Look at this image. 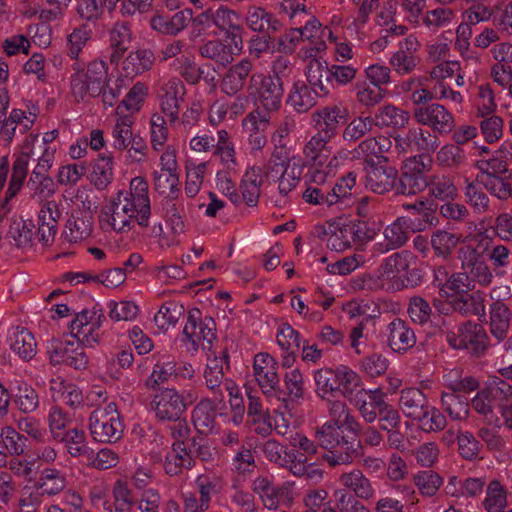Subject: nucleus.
<instances>
[{
	"label": "nucleus",
	"instance_id": "864d4df0",
	"mask_svg": "<svg viewBox=\"0 0 512 512\" xmlns=\"http://www.w3.org/2000/svg\"><path fill=\"white\" fill-rule=\"evenodd\" d=\"M93 220L90 215H72L66 224L65 238L71 243H77L87 239L92 233Z\"/></svg>",
	"mask_w": 512,
	"mask_h": 512
},
{
	"label": "nucleus",
	"instance_id": "58836bf2",
	"mask_svg": "<svg viewBox=\"0 0 512 512\" xmlns=\"http://www.w3.org/2000/svg\"><path fill=\"white\" fill-rule=\"evenodd\" d=\"M155 61L150 49L141 48L131 51L122 63V69L127 77H134L151 69Z\"/></svg>",
	"mask_w": 512,
	"mask_h": 512
},
{
	"label": "nucleus",
	"instance_id": "b1692460",
	"mask_svg": "<svg viewBox=\"0 0 512 512\" xmlns=\"http://www.w3.org/2000/svg\"><path fill=\"white\" fill-rule=\"evenodd\" d=\"M122 192L126 193L128 200L138 207V225L147 227L149 225L151 207L146 180L142 177H135L130 182V191Z\"/></svg>",
	"mask_w": 512,
	"mask_h": 512
},
{
	"label": "nucleus",
	"instance_id": "6e6d98bb",
	"mask_svg": "<svg viewBox=\"0 0 512 512\" xmlns=\"http://www.w3.org/2000/svg\"><path fill=\"white\" fill-rule=\"evenodd\" d=\"M338 382L339 390L345 398L350 402L355 398V395L364 391L362 387L361 377L352 369L341 366L338 368Z\"/></svg>",
	"mask_w": 512,
	"mask_h": 512
},
{
	"label": "nucleus",
	"instance_id": "4468645a",
	"mask_svg": "<svg viewBox=\"0 0 512 512\" xmlns=\"http://www.w3.org/2000/svg\"><path fill=\"white\" fill-rule=\"evenodd\" d=\"M151 409L157 420L177 422L185 413V404H182L177 389L163 387L153 396Z\"/></svg>",
	"mask_w": 512,
	"mask_h": 512
},
{
	"label": "nucleus",
	"instance_id": "79ce46f5",
	"mask_svg": "<svg viewBox=\"0 0 512 512\" xmlns=\"http://www.w3.org/2000/svg\"><path fill=\"white\" fill-rule=\"evenodd\" d=\"M374 125L380 128H403L408 123L410 116L407 111H404L394 105H385L380 107L372 117Z\"/></svg>",
	"mask_w": 512,
	"mask_h": 512
},
{
	"label": "nucleus",
	"instance_id": "c85d7f7f",
	"mask_svg": "<svg viewBox=\"0 0 512 512\" xmlns=\"http://www.w3.org/2000/svg\"><path fill=\"white\" fill-rule=\"evenodd\" d=\"M213 398H202L192 411V421L195 429L201 434H212L216 431V413Z\"/></svg>",
	"mask_w": 512,
	"mask_h": 512
},
{
	"label": "nucleus",
	"instance_id": "cd10ccee",
	"mask_svg": "<svg viewBox=\"0 0 512 512\" xmlns=\"http://www.w3.org/2000/svg\"><path fill=\"white\" fill-rule=\"evenodd\" d=\"M388 330V346L397 353H404L416 344V336L414 331L408 324L396 318L387 326Z\"/></svg>",
	"mask_w": 512,
	"mask_h": 512
},
{
	"label": "nucleus",
	"instance_id": "69168bd1",
	"mask_svg": "<svg viewBox=\"0 0 512 512\" xmlns=\"http://www.w3.org/2000/svg\"><path fill=\"white\" fill-rule=\"evenodd\" d=\"M355 97L361 105L372 108L381 103L385 96V90L367 82H357L354 86Z\"/></svg>",
	"mask_w": 512,
	"mask_h": 512
},
{
	"label": "nucleus",
	"instance_id": "09e8293b",
	"mask_svg": "<svg viewBox=\"0 0 512 512\" xmlns=\"http://www.w3.org/2000/svg\"><path fill=\"white\" fill-rule=\"evenodd\" d=\"M10 395L13 404L22 413H33L39 406L38 393L28 383H19Z\"/></svg>",
	"mask_w": 512,
	"mask_h": 512
},
{
	"label": "nucleus",
	"instance_id": "13d9d810",
	"mask_svg": "<svg viewBox=\"0 0 512 512\" xmlns=\"http://www.w3.org/2000/svg\"><path fill=\"white\" fill-rule=\"evenodd\" d=\"M466 160L464 150L455 144L442 146L436 154V163L451 170L459 169L466 163Z\"/></svg>",
	"mask_w": 512,
	"mask_h": 512
},
{
	"label": "nucleus",
	"instance_id": "473e14b6",
	"mask_svg": "<svg viewBox=\"0 0 512 512\" xmlns=\"http://www.w3.org/2000/svg\"><path fill=\"white\" fill-rule=\"evenodd\" d=\"M179 195H166L161 201L163 217L174 234H180L184 231L185 208L183 200Z\"/></svg>",
	"mask_w": 512,
	"mask_h": 512
},
{
	"label": "nucleus",
	"instance_id": "f03ea898",
	"mask_svg": "<svg viewBox=\"0 0 512 512\" xmlns=\"http://www.w3.org/2000/svg\"><path fill=\"white\" fill-rule=\"evenodd\" d=\"M71 94L77 102L99 97L107 87L108 66L103 60H92L86 66L76 61L71 65Z\"/></svg>",
	"mask_w": 512,
	"mask_h": 512
},
{
	"label": "nucleus",
	"instance_id": "1a4fd4ad",
	"mask_svg": "<svg viewBox=\"0 0 512 512\" xmlns=\"http://www.w3.org/2000/svg\"><path fill=\"white\" fill-rule=\"evenodd\" d=\"M183 334L195 349L200 346L211 351L216 340V323L212 317L203 316L199 309L194 308L188 312Z\"/></svg>",
	"mask_w": 512,
	"mask_h": 512
},
{
	"label": "nucleus",
	"instance_id": "9b49d317",
	"mask_svg": "<svg viewBox=\"0 0 512 512\" xmlns=\"http://www.w3.org/2000/svg\"><path fill=\"white\" fill-rule=\"evenodd\" d=\"M127 197L126 193L118 192L104 210V221L117 233H127L135 221L138 223V207Z\"/></svg>",
	"mask_w": 512,
	"mask_h": 512
},
{
	"label": "nucleus",
	"instance_id": "0eeeda50",
	"mask_svg": "<svg viewBox=\"0 0 512 512\" xmlns=\"http://www.w3.org/2000/svg\"><path fill=\"white\" fill-rule=\"evenodd\" d=\"M432 168V160L423 156H413L407 159L401 169V174L396 184V192L402 195H416L429 185V172Z\"/></svg>",
	"mask_w": 512,
	"mask_h": 512
},
{
	"label": "nucleus",
	"instance_id": "393cba45",
	"mask_svg": "<svg viewBox=\"0 0 512 512\" xmlns=\"http://www.w3.org/2000/svg\"><path fill=\"white\" fill-rule=\"evenodd\" d=\"M307 83L321 96L330 94L331 77L329 64L320 58H311L305 69Z\"/></svg>",
	"mask_w": 512,
	"mask_h": 512
},
{
	"label": "nucleus",
	"instance_id": "e433bc0d",
	"mask_svg": "<svg viewBox=\"0 0 512 512\" xmlns=\"http://www.w3.org/2000/svg\"><path fill=\"white\" fill-rule=\"evenodd\" d=\"M121 107H117L116 121L112 128V146L115 150L124 151L129 144V141L135 136L136 133L132 131L134 124V117L132 114H121Z\"/></svg>",
	"mask_w": 512,
	"mask_h": 512
},
{
	"label": "nucleus",
	"instance_id": "bf43d9fd",
	"mask_svg": "<svg viewBox=\"0 0 512 512\" xmlns=\"http://www.w3.org/2000/svg\"><path fill=\"white\" fill-rule=\"evenodd\" d=\"M356 178L355 172H348L338 179L333 187H329V195H333L335 198L333 199V205H349L356 185Z\"/></svg>",
	"mask_w": 512,
	"mask_h": 512
},
{
	"label": "nucleus",
	"instance_id": "412c9836",
	"mask_svg": "<svg viewBox=\"0 0 512 512\" xmlns=\"http://www.w3.org/2000/svg\"><path fill=\"white\" fill-rule=\"evenodd\" d=\"M253 68V63L244 58L232 65L224 74L221 83V91L228 96L241 94L246 85L247 79Z\"/></svg>",
	"mask_w": 512,
	"mask_h": 512
},
{
	"label": "nucleus",
	"instance_id": "f3484780",
	"mask_svg": "<svg viewBox=\"0 0 512 512\" xmlns=\"http://www.w3.org/2000/svg\"><path fill=\"white\" fill-rule=\"evenodd\" d=\"M224 365L228 367V354L223 352L221 356L208 357L203 371L205 387L211 393L213 400L223 401V386L228 377H225Z\"/></svg>",
	"mask_w": 512,
	"mask_h": 512
},
{
	"label": "nucleus",
	"instance_id": "72a5a7b5",
	"mask_svg": "<svg viewBox=\"0 0 512 512\" xmlns=\"http://www.w3.org/2000/svg\"><path fill=\"white\" fill-rule=\"evenodd\" d=\"M339 483L345 488L346 491H351L355 498L363 500L371 499L375 490L371 481L364 475L360 469H354L340 475Z\"/></svg>",
	"mask_w": 512,
	"mask_h": 512
},
{
	"label": "nucleus",
	"instance_id": "39448f33",
	"mask_svg": "<svg viewBox=\"0 0 512 512\" xmlns=\"http://www.w3.org/2000/svg\"><path fill=\"white\" fill-rule=\"evenodd\" d=\"M91 437L100 443H115L123 436L124 425L113 402L95 409L89 417Z\"/></svg>",
	"mask_w": 512,
	"mask_h": 512
},
{
	"label": "nucleus",
	"instance_id": "052dcab7",
	"mask_svg": "<svg viewBox=\"0 0 512 512\" xmlns=\"http://www.w3.org/2000/svg\"><path fill=\"white\" fill-rule=\"evenodd\" d=\"M26 441L27 438L11 426H6L1 429L0 449L5 451V457L7 454L13 456L22 455L25 451Z\"/></svg>",
	"mask_w": 512,
	"mask_h": 512
},
{
	"label": "nucleus",
	"instance_id": "ea45409f",
	"mask_svg": "<svg viewBox=\"0 0 512 512\" xmlns=\"http://www.w3.org/2000/svg\"><path fill=\"white\" fill-rule=\"evenodd\" d=\"M56 441L62 442L65 445L67 453L74 458H83L91 454L85 432L79 428H72L64 431Z\"/></svg>",
	"mask_w": 512,
	"mask_h": 512
},
{
	"label": "nucleus",
	"instance_id": "de8ad7c7",
	"mask_svg": "<svg viewBox=\"0 0 512 512\" xmlns=\"http://www.w3.org/2000/svg\"><path fill=\"white\" fill-rule=\"evenodd\" d=\"M113 176V157L110 154L99 155L92 165L91 183L98 190H103L112 182Z\"/></svg>",
	"mask_w": 512,
	"mask_h": 512
},
{
	"label": "nucleus",
	"instance_id": "f257e3e1",
	"mask_svg": "<svg viewBox=\"0 0 512 512\" xmlns=\"http://www.w3.org/2000/svg\"><path fill=\"white\" fill-rule=\"evenodd\" d=\"M103 314L84 309L70 323V333L73 340H52L48 353L52 364H65L74 369H85L88 357L84 347H94L100 342V327Z\"/></svg>",
	"mask_w": 512,
	"mask_h": 512
},
{
	"label": "nucleus",
	"instance_id": "4be33fe9",
	"mask_svg": "<svg viewBox=\"0 0 512 512\" xmlns=\"http://www.w3.org/2000/svg\"><path fill=\"white\" fill-rule=\"evenodd\" d=\"M316 129L332 139L337 135L341 123L348 117V110L341 105H330L314 115Z\"/></svg>",
	"mask_w": 512,
	"mask_h": 512
},
{
	"label": "nucleus",
	"instance_id": "c03bdc74",
	"mask_svg": "<svg viewBox=\"0 0 512 512\" xmlns=\"http://www.w3.org/2000/svg\"><path fill=\"white\" fill-rule=\"evenodd\" d=\"M42 494L57 495L66 487V475L56 468H44L35 483Z\"/></svg>",
	"mask_w": 512,
	"mask_h": 512
},
{
	"label": "nucleus",
	"instance_id": "8fccbe9b",
	"mask_svg": "<svg viewBox=\"0 0 512 512\" xmlns=\"http://www.w3.org/2000/svg\"><path fill=\"white\" fill-rule=\"evenodd\" d=\"M441 404L444 411L452 420L463 421L469 415V401L465 395L456 392H443L441 396Z\"/></svg>",
	"mask_w": 512,
	"mask_h": 512
},
{
	"label": "nucleus",
	"instance_id": "dca6fc26",
	"mask_svg": "<svg viewBox=\"0 0 512 512\" xmlns=\"http://www.w3.org/2000/svg\"><path fill=\"white\" fill-rule=\"evenodd\" d=\"M383 241L376 242L372 247V255L380 256L389 251L403 247L409 240L408 220L398 217L383 230Z\"/></svg>",
	"mask_w": 512,
	"mask_h": 512
},
{
	"label": "nucleus",
	"instance_id": "423d86ee",
	"mask_svg": "<svg viewBox=\"0 0 512 512\" xmlns=\"http://www.w3.org/2000/svg\"><path fill=\"white\" fill-rule=\"evenodd\" d=\"M446 341L452 348L465 349L476 357L485 355L490 347L496 346L483 326L471 321L459 325L457 332L447 331Z\"/></svg>",
	"mask_w": 512,
	"mask_h": 512
},
{
	"label": "nucleus",
	"instance_id": "c9c22d12",
	"mask_svg": "<svg viewBox=\"0 0 512 512\" xmlns=\"http://www.w3.org/2000/svg\"><path fill=\"white\" fill-rule=\"evenodd\" d=\"M510 327V311L500 302H494L490 307V333L496 346L507 338Z\"/></svg>",
	"mask_w": 512,
	"mask_h": 512
},
{
	"label": "nucleus",
	"instance_id": "603ef678",
	"mask_svg": "<svg viewBox=\"0 0 512 512\" xmlns=\"http://www.w3.org/2000/svg\"><path fill=\"white\" fill-rule=\"evenodd\" d=\"M482 505L486 512H505L508 505L507 490L498 480L488 484Z\"/></svg>",
	"mask_w": 512,
	"mask_h": 512
},
{
	"label": "nucleus",
	"instance_id": "5701e85b",
	"mask_svg": "<svg viewBox=\"0 0 512 512\" xmlns=\"http://www.w3.org/2000/svg\"><path fill=\"white\" fill-rule=\"evenodd\" d=\"M365 170L366 187L370 188L373 192L384 194L392 188H396L398 172L394 167L369 164L365 167Z\"/></svg>",
	"mask_w": 512,
	"mask_h": 512
},
{
	"label": "nucleus",
	"instance_id": "2f4dec72",
	"mask_svg": "<svg viewBox=\"0 0 512 512\" xmlns=\"http://www.w3.org/2000/svg\"><path fill=\"white\" fill-rule=\"evenodd\" d=\"M192 19V11L184 9L173 15H155L151 19V27L166 35H176L181 32Z\"/></svg>",
	"mask_w": 512,
	"mask_h": 512
},
{
	"label": "nucleus",
	"instance_id": "a19ab883",
	"mask_svg": "<svg viewBox=\"0 0 512 512\" xmlns=\"http://www.w3.org/2000/svg\"><path fill=\"white\" fill-rule=\"evenodd\" d=\"M250 29L260 33L276 32L280 29V21L270 12L261 7H250L246 17Z\"/></svg>",
	"mask_w": 512,
	"mask_h": 512
},
{
	"label": "nucleus",
	"instance_id": "0e129e2a",
	"mask_svg": "<svg viewBox=\"0 0 512 512\" xmlns=\"http://www.w3.org/2000/svg\"><path fill=\"white\" fill-rule=\"evenodd\" d=\"M338 368L333 370L331 368H321L314 373V380L316 383V392L321 398H325L329 394L338 392Z\"/></svg>",
	"mask_w": 512,
	"mask_h": 512
},
{
	"label": "nucleus",
	"instance_id": "c756f323",
	"mask_svg": "<svg viewBox=\"0 0 512 512\" xmlns=\"http://www.w3.org/2000/svg\"><path fill=\"white\" fill-rule=\"evenodd\" d=\"M212 24L222 31L232 30L230 33L231 42L237 51L242 49V37L240 34V16L233 10L221 6L212 10Z\"/></svg>",
	"mask_w": 512,
	"mask_h": 512
},
{
	"label": "nucleus",
	"instance_id": "2eb2a0df",
	"mask_svg": "<svg viewBox=\"0 0 512 512\" xmlns=\"http://www.w3.org/2000/svg\"><path fill=\"white\" fill-rule=\"evenodd\" d=\"M278 367V362L268 353H258L254 357V377L266 396H276L278 392L283 394L279 389Z\"/></svg>",
	"mask_w": 512,
	"mask_h": 512
},
{
	"label": "nucleus",
	"instance_id": "aec40b11",
	"mask_svg": "<svg viewBox=\"0 0 512 512\" xmlns=\"http://www.w3.org/2000/svg\"><path fill=\"white\" fill-rule=\"evenodd\" d=\"M351 403L356 407L362 419L368 424L375 422L388 404L385 401L384 393L380 389H365L358 393V395H355Z\"/></svg>",
	"mask_w": 512,
	"mask_h": 512
},
{
	"label": "nucleus",
	"instance_id": "ddd939ff",
	"mask_svg": "<svg viewBox=\"0 0 512 512\" xmlns=\"http://www.w3.org/2000/svg\"><path fill=\"white\" fill-rule=\"evenodd\" d=\"M251 489L262 505L269 510H277L281 501H291L293 492L289 483L275 484L273 476L258 475L251 483Z\"/></svg>",
	"mask_w": 512,
	"mask_h": 512
},
{
	"label": "nucleus",
	"instance_id": "20e7f679",
	"mask_svg": "<svg viewBox=\"0 0 512 512\" xmlns=\"http://www.w3.org/2000/svg\"><path fill=\"white\" fill-rule=\"evenodd\" d=\"M489 244L491 240L478 236L462 243L457 250L461 269L481 286H488L493 280L492 270L487 263Z\"/></svg>",
	"mask_w": 512,
	"mask_h": 512
},
{
	"label": "nucleus",
	"instance_id": "6e6552de",
	"mask_svg": "<svg viewBox=\"0 0 512 512\" xmlns=\"http://www.w3.org/2000/svg\"><path fill=\"white\" fill-rule=\"evenodd\" d=\"M284 82L270 78L262 73L253 74L249 78V94L254 97L258 107L267 112L277 111L282 102Z\"/></svg>",
	"mask_w": 512,
	"mask_h": 512
},
{
	"label": "nucleus",
	"instance_id": "6ab92c4d",
	"mask_svg": "<svg viewBox=\"0 0 512 512\" xmlns=\"http://www.w3.org/2000/svg\"><path fill=\"white\" fill-rule=\"evenodd\" d=\"M184 94L185 86L177 77L167 80L160 87L159 97L161 109L171 122L178 119L181 104L184 101Z\"/></svg>",
	"mask_w": 512,
	"mask_h": 512
},
{
	"label": "nucleus",
	"instance_id": "bb28decb",
	"mask_svg": "<svg viewBox=\"0 0 512 512\" xmlns=\"http://www.w3.org/2000/svg\"><path fill=\"white\" fill-rule=\"evenodd\" d=\"M429 402L425 394L417 388H406L401 391L399 407L403 414L413 420L425 418Z\"/></svg>",
	"mask_w": 512,
	"mask_h": 512
},
{
	"label": "nucleus",
	"instance_id": "4c0bfd02",
	"mask_svg": "<svg viewBox=\"0 0 512 512\" xmlns=\"http://www.w3.org/2000/svg\"><path fill=\"white\" fill-rule=\"evenodd\" d=\"M465 240L461 239V235L452 233L447 230L437 229L431 234L430 244L437 257L444 260L449 259L455 248Z\"/></svg>",
	"mask_w": 512,
	"mask_h": 512
},
{
	"label": "nucleus",
	"instance_id": "3c124183",
	"mask_svg": "<svg viewBox=\"0 0 512 512\" xmlns=\"http://www.w3.org/2000/svg\"><path fill=\"white\" fill-rule=\"evenodd\" d=\"M260 174V168L252 167L246 171L242 179V195L240 198L241 201L243 200L250 207H254L258 203L260 196V186L262 182Z\"/></svg>",
	"mask_w": 512,
	"mask_h": 512
},
{
	"label": "nucleus",
	"instance_id": "680f3d73",
	"mask_svg": "<svg viewBox=\"0 0 512 512\" xmlns=\"http://www.w3.org/2000/svg\"><path fill=\"white\" fill-rule=\"evenodd\" d=\"M483 389L493 403L500 405L511 402L512 385L501 377H489Z\"/></svg>",
	"mask_w": 512,
	"mask_h": 512
},
{
	"label": "nucleus",
	"instance_id": "49530a36",
	"mask_svg": "<svg viewBox=\"0 0 512 512\" xmlns=\"http://www.w3.org/2000/svg\"><path fill=\"white\" fill-rule=\"evenodd\" d=\"M476 182L499 200L512 198V185L508 177L477 174Z\"/></svg>",
	"mask_w": 512,
	"mask_h": 512
},
{
	"label": "nucleus",
	"instance_id": "7ed1b4c3",
	"mask_svg": "<svg viewBox=\"0 0 512 512\" xmlns=\"http://www.w3.org/2000/svg\"><path fill=\"white\" fill-rule=\"evenodd\" d=\"M315 439L319 446L325 450L322 459L329 467L335 468L341 465H350L357 456V449L353 442L342 435L338 424L334 421H326L315 431Z\"/></svg>",
	"mask_w": 512,
	"mask_h": 512
},
{
	"label": "nucleus",
	"instance_id": "e2e57ef3",
	"mask_svg": "<svg viewBox=\"0 0 512 512\" xmlns=\"http://www.w3.org/2000/svg\"><path fill=\"white\" fill-rule=\"evenodd\" d=\"M175 371L176 362L168 355L161 356L147 379V387L155 388L159 384L167 382L172 376L175 377Z\"/></svg>",
	"mask_w": 512,
	"mask_h": 512
},
{
	"label": "nucleus",
	"instance_id": "5fc2aeb1",
	"mask_svg": "<svg viewBox=\"0 0 512 512\" xmlns=\"http://www.w3.org/2000/svg\"><path fill=\"white\" fill-rule=\"evenodd\" d=\"M34 155V150L30 149L29 152H22L14 161L9 186L6 192V199L14 197L19 192L24 179L26 178L29 158Z\"/></svg>",
	"mask_w": 512,
	"mask_h": 512
},
{
	"label": "nucleus",
	"instance_id": "f8f14e48",
	"mask_svg": "<svg viewBox=\"0 0 512 512\" xmlns=\"http://www.w3.org/2000/svg\"><path fill=\"white\" fill-rule=\"evenodd\" d=\"M413 117L418 124L430 127L436 135L449 134L455 128L453 114L438 103L415 107Z\"/></svg>",
	"mask_w": 512,
	"mask_h": 512
},
{
	"label": "nucleus",
	"instance_id": "7c9ffc66",
	"mask_svg": "<svg viewBox=\"0 0 512 512\" xmlns=\"http://www.w3.org/2000/svg\"><path fill=\"white\" fill-rule=\"evenodd\" d=\"M417 257L409 250H400L386 257L380 267V273L387 278L402 277L409 273L410 266Z\"/></svg>",
	"mask_w": 512,
	"mask_h": 512
},
{
	"label": "nucleus",
	"instance_id": "338daca9",
	"mask_svg": "<svg viewBox=\"0 0 512 512\" xmlns=\"http://www.w3.org/2000/svg\"><path fill=\"white\" fill-rule=\"evenodd\" d=\"M415 486L424 497H433L443 484V479L432 470L419 471L413 476Z\"/></svg>",
	"mask_w": 512,
	"mask_h": 512
},
{
	"label": "nucleus",
	"instance_id": "a211bd4d",
	"mask_svg": "<svg viewBox=\"0 0 512 512\" xmlns=\"http://www.w3.org/2000/svg\"><path fill=\"white\" fill-rule=\"evenodd\" d=\"M418 47L419 42L413 35H409L399 42L398 50L393 53L389 60V64L396 73L407 75L413 72L420 62L416 55Z\"/></svg>",
	"mask_w": 512,
	"mask_h": 512
},
{
	"label": "nucleus",
	"instance_id": "37998d69",
	"mask_svg": "<svg viewBox=\"0 0 512 512\" xmlns=\"http://www.w3.org/2000/svg\"><path fill=\"white\" fill-rule=\"evenodd\" d=\"M10 348L21 359L29 361L36 355L37 344L28 329L18 327L10 336Z\"/></svg>",
	"mask_w": 512,
	"mask_h": 512
},
{
	"label": "nucleus",
	"instance_id": "a878e982",
	"mask_svg": "<svg viewBox=\"0 0 512 512\" xmlns=\"http://www.w3.org/2000/svg\"><path fill=\"white\" fill-rule=\"evenodd\" d=\"M201 57L213 61L218 68H225L234 60V55L239 53L234 44L226 43L220 39L208 40L198 48Z\"/></svg>",
	"mask_w": 512,
	"mask_h": 512
},
{
	"label": "nucleus",
	"instance_id": "a18cd8bd",
	"mask_svg": "<svg viewBox=\"0 0 512 512\" xmlns=\"http://www.w3.org/2000/svg\"><path fill=\"white\" fill-rule=\"evenodd\" d=\"M429 185H427L428 195L440 201L454 200L457 196V188L453 179L445 174H435L429 176Z\"/></svg>",
	"mask_w": 512,
	"mask_h": 512
},
{
	"label": "nucleus",
	"instance_id": "f704fd0d",
	"mask_svg": "<svg viewBox=\"0 0 512 512\" xmlns=\"http://www.w3.org/2000/svg\"><path fill=\"white\" fill-rule=\"evenodd\" d=\"M321 97L308 83L297 81L293 84L287 98V103L299 113H304L316 105Z\"/></svg>",
	"mask_w": 512,
	"mask_h": 512
},
{
	"label": "nucleus",
	"instance_id": "9d476101",
	"mask_svg": "<svg viewBox=\"0 0 512 512\" xmlns=\"http://www.w3.org/2000/svg\"><path fill=\"white\" fill-rule=\"evenodd\" d=\"M395 148L400 153H419L425 161L430 159V154L436 151L440 141L436 134L421 127L408 129L404 135L394 137Z\"/></svg>",
	"mask_w": 512,
	"mask_h": 512
},
{
	"label": "nucleus",
	"instance_id": "4d7b16f0",
	"mask_svg": "<svg viewBox=\"0 0 512 512\" xmlns=\"http://www.w3.org/2000/svg\"><path fill=\"white\" fill-rule=\"evenodd\" d=\"M109 37L110 45L114 49L111 59L115 60L124 54L131 43L132 32L130 25L127 22L115 23Z\"/></svg>",
	"mask_w": 512,
	"mask_h": 512
},
{
	"label": "nucleus",
	"instance_id": "774afa93",
	"mask_svg": "<svg viewBox=\"0 0 512 512\" xmlns=\"http://www.w3.org/2000/svg\"><path fill=\"white\" fill-rule=\"evenodd\" d=\"M184 312V308L175 302L164 303L154 316V322L161 331H167L174 326Z\"/></svg>",
	"mask_w": 512,
	"mask_h": 512
}]
</instances>
